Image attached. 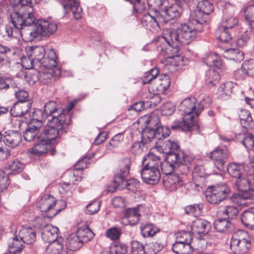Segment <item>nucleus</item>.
Segmentation results:
<instances>
[{
	"label": "nucleus",
	"mask_w": 254,
	"mask_h": 254,
	"mask_svg": "<svg viewBox=\"0 0 254 254\" xmlns=\"http://www.w3.org/2000/svg\"><path fill=\"white\" fill-rule=\"evenodd\" d=\"M13 12L10 15L13 26L20 29L22 36L29 41L37 38L49 36L57 30L56 23L44 20H37L34 15L27 12V8L31 4V0H10Z\"/></svg>",
	"instance_id": "1"
},
{
	"label": "nucleus",
	"mask_w": 254,
	"mask_h": 254,
	"mask_svg": "<svg viewBox=\"0 0 254 254\" xmlns=\"http://www.w3.org/2000/svg\"><path fill=\"white\" fill-rule=\"evenodd\" d=\"M33 114L34 117L35 114H40L43 119H48V126L45 127L55 129L61 132L67 131L71 120L70 114H65L64 110L59 109L57 103L54 101H50L45 104L43 112L41 110H38Z\"/></svg>",
	"instance_id": "2"
},
{
	"label": "nucleus",
	"mask_w": 254,
	"mask_h": 254,
	"mask_svg": "<svg viewBox=\"0 0 254 254\" xmlns=\"http://www.w3.org/2000/svg\"><path fill=\"white\" fill-rule=\"evenodd\" d=\"M178 112L182 116V121L176 120L171 126L173 130H182L184 131L196 130L201 133V127L195 120L197 107L196 99L190 97L185 99L178 106Z\"/></svg>",
	"instance_id": "3"
},
{
	"label": "nucleus",
	"mask_w": 254,
	"mask_h": 254,
	"mask_svg": "<svg viewBox=\"0 0 254 254\" xmlns=\"http://www.w3.org/2000/svg\"><path fill=\"white\" fill-rule=\"evenodd\" d=\"M61 132L55 129L44 127L38 136L37 142L29 149L31 154L40 156L46 153L54 156L56 153L55 145L59 142Z\"/></svg>",
	"instance_id": "4"
},
{
	"label": "nucleus",
	"mask_w": 254,
	"mask_h": 254,
	"mask_svg": "<svg viewBox=\"0 0 254 254\" xmlns=\"http://www.w3.org/2000/svg\"><path fill=\"white\" fill-rule=\"evenodd\" d=\"M194 156H187L183 153H169L164 161L161 162L160 167L163 174L169 175L175 170L183 175H187L191 167V162L194 160Z\"/></svg>",
	"instance_id": "5"
},
{
	"label": "nucleus",
	"mask_w": 254,
	"mask_h": 254,
	"mask_svg": "<svg viewBox=\"0 0 254 254\" xmlns=\"http://www.w3.org/2000/svg\"><path fill=\"white\" fill-rule=\"evenodd\" d=\"M30 49L28 60L31 65L26 68L39 69L42 67L52 68L57 67L58 58L53 49L49 50L47 53L43 46L31 47Z\"/></svg>",
	"instance_id": "6"
},
{
	"label": "nucleus",
	"mask_w": 254,
	"mask_h": 254,
	"mask_svg": "<svg viewBox=\"0 0 254 254\" xmlns=\"http://www.w3.org/2000/svg\"><path fill=\"white\" fill-rule=\"evenodd\" d=\"M131 162L129 158L125 157L119 161L118 172L115 174L113 183L115 188L125 187L129 190L134 191L139 186V183L134 179L127 180L129 174Z\"/></svg>",
	"instance_id": "7"
},
{
	"label": "nucleus",
	"mask_w": 254,
	"mask_h": 254,
	"mask_svg": "<svg viewBox=\"0 0 254 254\" xmlns=\"http://www.w3.org/2000/svg\"><path fill=\"white\" fill-rule=\"evenodd\" d=\"M168 34L163 36L159 40L157 50L160 55L165 56L168 53L176 54L180 51V46L183 42L179 35L178 30H170Z\"/></svg>",
	"instance_id": "8"
},
{
	"label": "nucleus",
	"mask_w": 254,
	"mask_h": 254,
	"mask_svg": "<svg viewBox=\"0 0 254 254\" xmlns=\"http://www.w3.org/2000/svg\"><path fill=\"white\" fill-rule=\"evenodd\" d=\"M234 187L241 193L233 194L232 198L239 197L244 199H251L254 195V178L251 173H247L234 183Z\"/></svg>",
	"instance_id": "9"
},
{
	"label": "nucleus",
	"mask_w": 254,
	"mask_h": 254,
	"mask_svg": "<svg viewBox=\"0 0 254 254\" xmlns=\"http://www.w3.org/2000/svg\"><path fill=\"white\" fill-rule=\"evenodd\" d=\"M251 247V237L245 231L233 234L230 243L231 250L235 254H245Z\"/></svg>",
	"instance_id": "10"
},
{
	"label": "nucleus",
	"mask_w": 254,
	"mask_h": 254,
	"mask_svg": "<svg viewBox=\"0 0 254 254\" xmlns=\"http://www.w3.org/2000/svg\"><path fill=\"white\" fill-rule=\"evenodd\" d=\"M38 206L41 211L48 212L51 211L56 207V211L52 214L47 215L49 218H52L57 214L61 212L66 207V203L64 200H60L57 202L56 199L50 194H46L43 196L38 201Z\"/></svg>",
	"instance_id": "11"
},
{
	"label": "nucleus",
	"mask_w": 254,
	"mask_h": 254,
	"mask_svg": "<svg viewBox=\"0 0 254 254\" xmlns=\"http://www.w3.org/2000/svg\"><path fill=\"white\" fill-rule=\"evenodd\" d=\"M206 194V200L210 203L217 204L227 199L230 194L231 190L225 183L219 184L210 187Z\"/></svg>",
	"instance_id": "12"
},
{
	"label": "nucleus",
	"mask_w": 254,
	"mask_h": 254,
	"mask_svg": "<svg viewBox=\"0 0 254 254\" xmlns=\"http://www.w3.org/2000/svg\"><path fill=\"white\" fill-rule=\"evenodd\" d=\"M170 133V129L167 127L154 128L145 127L142 131L141 143L145 144L153 140L164 139L168 137Z\"/></svg>",
	"instance_id": "13"
},
{
	"label": "nucleus",
	"mask_w": 254,
	"mask_h": 254,
	"mask_svg": "<svg viewBox=\"0 0 254 254\" xmlns=\"http://www.w3.org/2000/svg\"><path fill=\"white\" fill-rule=\"evenodd\" d=\"M141 23L143 27L150 31L164 26L159 15V10L154 7L150 8L149 11L143 15Z\"/></svg>",
	"instance_id": "14"
},
{
	"label": "nucleus",
	"mask_w": 254,
	"mask_h": 254,
	"mask_svg": "<svg viewBox=\"0 0 254 254\" xmlns=\"http://www.w3.org/2000/svg\"><path fill=\"white\" fill-rule=\"evenodd\" d=\"M24 167V165L17 159L7 162L3 169L0 170V180H5L6 186L9 184V176L15 175L21 173Z\"/></svg>",
	"instance_id": "15"
},
{
	"label": "nucleus",
	"mask_w": 254,
	"mask_h": 254,
	"mask_svg": "<svg viewBox=\"0 0 254 254\" xmlns=\"http://www.w3.org/2000/svg\"><path fill=\"white\" fill-rule=\"evenodd\" d=\"M179 35L184 44H189L194 40L198 29L188 23H181L177 27Z\"/></svg>",
	"instance_id": "16"
},
{
	"label": "nucleus",
	"mask_w": 254,
	"mask_h": 254,
	"mask_svg": "<svg viewBox=\"0 0 254 254\" xmlns=\"http://www.w3.org/2000/svg\"><path fill=\"white\" fill-rule=\"evenodd\" d=\"M43 125L41 120L33 118L28 125L27 127L23 133L24 139L28 142H31L37 139L41 133V127Z\"/></svg>",
	"instance_id": "17"
},
{
	"label": "nucleus",
	"mask_w": 254,
	"mask_h": 254,
	"mask_svg": "<svg viewBox=\"0 0 254 254\" xmlns=\"http://www.w3.org/2000/svg\"><path fill=\"white\" fill-rule=\"evenodd\" d=\"M229 155V152L226 148L217 147L210 152L209 157L214 161L216 168L219 171H222Z\"/></svg>",
	"instance_id": "18"
},
{
	"label": "nucleus",
	"mask_w": 254,
	"mask_h": 254,
	"mask_svg": "<svg viewBox=\"0 0 254 254\" xmlns=\"http://www.w3.org/2000/svg\"><path fill=\"white\" fill-rule=\"evenodd\" d=\"M182 13V7L178 4H173L169 6H165L161 11H159V15L164 26L169 21L180 17Z\"/></svg>",
	"instance_id": "19"
},
{
	"label": "nucleus",
	"mask_w": 254,
	"mask_h": 254,
	"mask_svg": "<svg viewBox=\"0 0 254 254\" xmlns=\"http://www.w3.org/2000/svg\"><path fill=\"white\" fill-rule=\"evenodd\" d=\"M254 75V59L244 61L241 67L234 72V76L237 80H244Z\"/></svg>",
	"instance_id": "20"
},
{
	"label": "nucleus",
	"mask_w": 254,
	"mask_h": 254,
	"mask_svg": "<svg viewBox=\"0 0 254 254\" xmlns=\"http://www.w3.org/2000/svg\"><path fill=\"white\" fill-rule=\"evenodd\" d=\"M140 174L143 181L150 185L158 183L161 177L159 169L142 167Z\"/></svg>",
	"instance_id": "21"
},
{
	"label": "nucleus",
	"mask_w": 254,
	"mask_h": 254,
	"mask_svg": "<svg viewBox=\"0 0 254 254\" xmlns=\"http://www.w3.org/2000/svg\"><path fill=\"white\" fill-rule=\"evenodd\" d=\"M207 16L197 9L190 12L188 22L198 29L199 32H201L203 30V25L207 20Z\"/></svg>",
	"instance_id": "22"
},
{
	"label": "nucleus",
	"mask_w": 254,
	"mask_h": 254,
	"mask_svg": "<svg viewBox=\"0 0 254 254\" xmlns=\"http://www.w3.org/2000/svg\"><path fill=\"white\" fill-rule=\"evenodd\" d=\"M61 3L64 9L65 14L71 11L76 19L81 17L82 8L79 3L76 0H61Z\"/></svg>",
	"instance_id": "23"
},
{
	"label": "nucleus",
	"mask_w": 254,
	"mask_h": 254,
	"mask_svg": "<svg viewBox=\"0 0 254 254\" xmlns=\"http://www.w3.org/2000/svg\"><path fill=\"white\" fill-rule=\"evenodd\" d=\"M140 216L138 207L128 208L124 211L122 222L125 225H135L138 223Z\"/></svg>",
	"instance_id": "24"
},
{
	"label": "nucleus",
	"mask_w": 254,
	"mask_h": 254,
	"mask_svg": "<svg viewBox=\"0 0 254 254\" xmlns=\"http://www.w3.org/2000/svg\"><path fill=\"white\" fill-rule=\"evenodd\" d=\"M2 140L5 145L14 148L19 144L22 137L19 131L9 130L5 131L2 134Z\"/></svg>",
	"instance_id": "25"
},
{
	"label": "nucleus",
	"mask_w": 254,
	"mask_h": 254,
	"mask_svg": "<svg viewBox=\"0 0 254 254\" xmlns=\"http://www.w3.org/2000/svg\"><path fill=\"white\" fill-rule=\"evenodd\" d=\"M211 227L210 223L202 219H196L191 224V228L192 233L205 235L207 234Z\"/></svg>",
	"instance_id": "26"
},
{
	"label": "nucleus",
	"mask_w": 254,
	"mask_h": 254,
	"mask_svg": "<svg viewBox=\"0 0 254 254\" xmlns=\"http://www.w3.org/2000/svg\"><path fill=\"white\" fill-rule=\"evenodd\" d=\"M59 229L57 227L52 225L47 226L41 232V237L43 240L46 243H52L60 242L57 240L58 238V232Z\"/></svg>",
	"instance_id": "27"
},
{
	"label": "nucleus",
	"mask_w": 254,
	"mask_h": 254,
	"mask_svg": "<svg viewBox=\"0 0 254 254\" xmlns=\"http://www.w3.org/2000/svg\"><path fill=\"white\" fill-rule=\"evenodd\" d=\"M236 33L223 27L219 26L215 32V37L222 44H230Z\"/></svg>",
	"instance_id": "28"
},
{
	"label": "nucleus",
	"mask_w": 254,
	"mask_h": 254,
	"mask_svg": "<svg viewBox=\"0 0 254 254\" xmlns=\"http://www.w3.org/2000/svg\"><path fill=\"white\" fill-rule=\"evenodd\" d=\"M141 165L143 168L159 169L161 165V161L159 156L153 153H149L143 158Z\"/></svg>",
	"instance_id": "29"
},
{
	"label": "nucleus",
	"mask_w": 254,
	"mask_h": 254,
	"mask_svg": "<svg viewBox=\"0 0 254 254\" xmlns=\"http://www.w3.org/2000/svg\"><path fill=\"white\" fill-rule=\"evenodd\" d=\"M18 233L19 238L25 244H32L36 241V233L32 227H23Z\"/></svg>",
	"instance_id": "30"
},
{
	"label": "nucleus",
	"mask_w": 254,
	"mask_h": 254,
	"mask_svg": "<svg viewBox=\"0 0 254 254\" xmlns=\"http://www.w3.org/2000/svg\"><path fill=\"white\" fill-rule=\"evenodd\" d=\"M31 105V102H17L11 107L10 110V113L13 117L23 116L28 112Z\"/></svg>",
	"instance_id": "31"
},
{
	"label": "nucleus",
	"mask_w": 254,
	"mask_h": 254,
	"mask_svg": "<svg viewBox=\"0 0 254 254\" xmlns=\"http://www.w3.org/2000/svg\"><path fill=\"white\" fill-rule=\"evenodd\" d=\"M241 220L247 228L254 229V207L249 208L241 214Z\"/></svg>",
	"instance_id": "32"
},
{
	"label": "nucleus",
	"mask_w": 254,
	"mask_h": 254,
	"mask_svg": "<svg viewBox=\"0 0 254 254\" xmlns=\"http://www.w3.org/2000/svg\"><path fill=\"white\" fill-rule=\"evenodd\" d=\"M227 172L229 175L232 178H235V181L240 179L244 173V166L240 163H231L228 165L227 168Z\"/></svg>",
	"instance_id": "33"
},
{
	"label": "nucleus",
	"mask_w": 254,
	"mask_h": 254,
	"mask_svg": "<svg viewBox=\"0 0 254 254\" xmlns=\"http://www.w3.org/2000/svg\"><path fill=\"white\" fill-rule=\"evenodd\" d=\"M162 147L165 152L166 155L169 153H183L187 156H194L192 154L185 153L183 151L180 150V145L179 144L171 140H167L164 141L162 144Z\"/></svg>",
	"instance_id": "34"
},
{
	"label": "nucleus",
	"mask_w": 254,
	"mask_h": 254,
	"mask_svg": "<svg viewBox=\"0 0 254 254\" xmlns=\"http://www.w3.org/2000/svg\"><path fill=\"white\" fill-rule=\"evenodd\" d=\"M172 250L176 254H192L193 248L188 242H176L172 247Z\"/></svg>",
	"instance_id": "35"
},
{
	"label": "nucleus",
	"mask_w": 254,
	"mask_h": 254,
	"mask_svg": "<svg viewBox=\"0 0 254 254\" xmlns=\"http://www.w3.org/2000/svg\"><path fill=\"white\" fill-rule=\"evenodd\" d=\"M83 244L76 233H72L67 238L65 245L67 249L75 251L80 249Z\"/></svg>",
	"instance_id": "36"
},
{
	"label": "nucleus",
	"mask_w": 254,
	"mask_h": 254,
	"mask_svg": "<svg viewBox=\"0 0 254 254\" xmlns=\"http://www.w3.org/2000/svg\"><path fill=\"white\" fill-rule=\"evenodd\" d=\"M75 233L83 243L91 241L94 236V233L87 225L79 227Z\"/></svg>",
	"instance_id": "37"
},
{
	"label": "nucleus",
	"mask_w": 254,
	"mask_h": 254,
	"mask_svg": "<svg viewBox=\"0 0 254 254\" xmlns=\"http://www.w3.org/2000/svg\"><path fill=\"white\" fill-rule=\"evenodd\" d=\"M223 56L226 59L234 61H240L244 58V53L238 49L226 48L224 49Z\"/></svg>",
	"instance_id": "38"
},
{
	"label": "nucleus",
	"mask_w": 254,
	"mask_h": 254,
	"mask_svg": "<svg viewBox=\"0 0 254 254\" xmlns=\"http://www.w3.org/2000/svg\"><path fill=\"white\" fill-rule=\"evenodd\" d=\"M197 9L206 16L212 12L214 5L211 0H193Z\"/></svg>",
	"instance_id": "39"
},
{
	"label": "nucleus",
	"mask_w": 254,
	"mask_h": 254,
	"mask_svg": "<svg viewBox=\"0 0 254 254\" xmlns=\"http://www.w3.org/2000/svg\"><path fill=\"white\" fill-rule=\"evenodd\" d=\"M47 69L49 70L45 71L40 75V79L45 84L51 83L56 76H59L61 74V70L56 67Z\"/></svg>",
	"instance_id": "40"
},
{
	"label": "nucleus",
	"mask_w": 254,
	"mask_h": 254,
	"mask_svg": "<svg viewBox=\"0 0 254 254\" xmlns=\"http://www.w3.org/2000/svg\"><path fill=\"white\" fill-rule=\"evenodd\" d=\"M142 120L145 125V127L153 128L166 127L161 126L159 117L154 114L144 116Z\"/></svg>",
	"instance_id": "41"
},
{
	"label": "nucleus",
	"mask_w": 254,
	"mask_h": 254,
	"mask_svg": "<svg viewBox=\"0 0 254 254\" xmlns=\"http://www.w3.org/2000/svg\"><path fill=\"white\" fill-rule=\"evenodd\" d=\"M239 117L241 124L245 128H249L253 127L254 123L250 113L247 110H241L239 113Z\"/></svg>",
	"instance_id": "42"
},
{
	"label": "nucleus",
	"mask_w": 254,
	"mask_h": 254,
	"mask_svg": "<svg viewBox=\"0 0 254 254\" xmlns=\"http://www.w3.org/2000/svg\"><path fill=\"white\" fill-rule=\"evenodd\" d=\"M214 228L219 233L226 232L232 227V224L229 220L225 218L218 219L213 223Z\"/></svg>",
	"instance_id": "43"
},
{
	"label": "nucleus",
	"mask_w": 254,
	"mask_h": 254,
	"mask_svg": "<svg viewBox=\"0 0 254 254\" xmlns=\"http://www.w3.org/2000/svg\"><path fill=\"white\" fill-rule=\"evenodd\" d=\"M140 230L144 238L152 237L160 232V229L152 223L141 224Z\"/></svg>",
	"instance_id": "44"
},
{
	"label": "nucleus",
	"mask_w": 254,
	"mask_h": 254,
	"mask_svg": "<svg viewBox=\"0 0 254 254\" xmlns=\"http://www.w3.org/2000/svg\"><path fill=\"white\" fill-rule=\"evenodd\" d=\"M164 181V185L167 187H170L172 190H175L183 185L182 178L178 175L173 173L168 175L166 181Z\"/></svg>",
	"instance_id": "45"
},
{
	"label": "nucleus",
	"mask_w": 254,
	"mask_h": 254,
	"mask_svg": "<svg viewBox=\"0 0 254 254\" xmlns=\"http://www.w3.org/2000/svg\"><path fill=\"white\" fill-rule=\"evenodd\" d=\"M220 79L219 71L213 68L210 69L206 74V84L209 86H214L219 82Z\"/></svg>",
	"instance_id": "46"
},
{
	"label": "nucleus",
	"mask_w": 254,
	"mask_h": 254,
	"mask_svg": "<svg viewBox=\"0 0 254 254\" xmlns=\"http://www.w3.org/2000/svg\"><path fill=\"white\" fill-rule=\"evenodd\" d=\"M203 207V204L199 203L186 206L184 210L187 214L196 217L201 214Z\"/></svg>",
	"instance_id": "47"
},
{
	"label": "nucleus",
	"mask_w": 254,
	"mask_h": 254,
	"mask_svg": "<svg viewBox=\"0 0 254 254\" xmlns=\"http://www.w3.org/2000/svg\"><path fill=\"white\" fill-rule=\"evenodd\" d=\"M179 52L176 54L172 53L166 54L167 64H170L174 66H182L185 64L184 63V58L179 54Z\"/></svg>",
	"instance_id": "48"
},
{
	"label": "nucleus",
	"mask_w": 254,
	"mask_h": 254,
	"mask_svg": "<svg viewBox=\"0 0 254 254\" xmlns=\"http://www.w3.org/2000/svg\"><path fill=\"white\" fill-rule=\"evenodd\" d=\"M221 26L236 33L239 29V20L236 17H229L223 21Z\"/></svg>",
	"instance_id": "49"
},
{
	"label": "nucleus",
	"mask_w": 254,
	"mask_h": 254,
	"mask_svg": "<svg viewBox=\"0 0 254 254\" xmlns=\"http://www.w3.org/2000/svg\"><path fill=\"white\" fill-rule=\"evenodd\" d=\"M155 83L156 84V90L160 93H164L170 85V80L168 75H165L163 78H158Z\"/></svg>",
	"instance_id": "50"
},
{
	"label": "nucleus",
	"mask_w": 254,
	"mask_h": 254,
	"mask_svg": "<svg viewBox=\"0 0 254 254\" xmlns=\"http://www.w3.org/2000/svg\"><path fill=\"white\" fill-rule=\"evenodd\" d=\"M165 238V236H163L157 241L151 244L148 249V254H156L162 250L164 248L165 241L166 240Z\"/></svg>",
	"instance_id": "51"
},
{
	"label": "nucleus",
	"mask_w": 254,
	"mask_h": 254,
	"mask_svg": "<svg viewBox=\"0 0 254 254\" xmlns=\"http://www.w3.org/2000/svg\"><path fill=\"white\" fill-rule=\"evenodd\" d=\"M244 13L251 30L254 32V5L247 6L244 10Z\"/></svg>",
	"instance_id": "52"
},
{
	"label": "nucleus",
	"mask_w": 254,
	"mask_h": 254,
	"mask_svg": "<svg viewBox=\"0 0 254 254\" xmlns=\"http://www.w3.org/2000/svg\"><path fill=\"white\" fill-rule=\"evenodd\" d=\"M238 139H242L240 141L248 149H251L254 146V135L252 133L239 134Z\"/></svg>",
	"instance_id": "53"
},
{
	"label": "nucleus",
	"mask_w": 254,
	"mask_h": 254,
	"mask_svg": "<svg viewBox=\"0 0 254 254\" xmlns=\"http://www.w3.org/2000/svg\"><path fill=\"white\" fill-rule=\"evenodd\" d=\"M238 207L232 205L225 206L221 211L222 216L229 220L234 219L238 215Z\"/></svg>",
	"instance_id": "54"
},
{
	"label": "nucleus",
	"mask_w": 254,
	"mask_h": 254,
	"mask_svg": "<svg viewBox=\"0 0 254 254\" xmlns=\"http://www.w3.org/2000/svg\"><path fill=\"white\" fill-rule=\"evenodd\" d=\"M23 243L22 240L19 238V235L18 236L15 235L12 238V242L9 245L10 248L12 252L16 254V253H19L23 249Z\"/></svg>",
	"instance_id": "55"
},
{
	"label": "nucleus",
	"mask_w": 254,
	"mask_h": 254,
	"mask_svg": "<svg viewBox=\"0 0 254 254\" xmlns=\"http://www.w3.org/2000/svg\"><path fill=\"white\" fill-rule=\"evenodd\" d=\"M113 254H129L128 247L122 243H115L111 248Z\"/></svg>",
	"instance_id": "56"
},
{
	"label": "nucleus",
	"mask_w": 254,
	"mask_h": 254,
	"mask_svg": "<svg viewBox=\"0 0 254 254\" xmlns=\"http://www.w3.org/2000/svg\"><path fill=\"white\" fill-rule=\"evenodd\" d=\"M159 70L157 67L153 68L150 69L148 73L144 76L143 79V84L151 83L153 81H155L158 78L157 75L159 74Z\"/></svg>",
	"instance_id": "57"
},
{
	"label": "nucleus",
	"mask_w": 254,
	"mask_h": 254,
	"mask_svg": "<svg viewBox=\"0 0 254 254\" xmlns=\"http://www.w3.org/2000/svg\"><path fill=\"white\" fill-rule=\"evenodd\" d=\"M212 103V99L209 96L205 95H203L199 102L197 106V112H196V116H198L201 111H202L204 108L208 107Z\"/></svg>",
	"instance_id": "58"
},
{
	"label": "nucleus",
	"mask_w": 254,
	"mask_h": 254,
	"mask_svg": "<svg viewBox=\"0 0 254 254\" xmlns=\"http://www.w3.org/2000/svg\"><path fill=\"white\" fill-rule=\"evenodd\" d=\"M63 249V245L60 242L51 244L46 249L45 254H60Z\"/></svg>",
	"instance_id": "59"
},
{
	"label": "nucleus",
	"mask_w": 254,
	"mask_h": 254,
	"mask_svg": "<svg viewBox=\"0 0 254 254\" xmlns=\"http://www.w3.org/2000/svg\"><path fill=\"white\" fill-rule=\"evenodd\" d=\"M122 234V229L118 227H112L108 229L105 233L106 237L112 240H118Z\"/></svg>",
	"instance_id": "60"
},
{
	"label": "nucleus",
	"mask_w": 254,
	"mask_h": 254,
	"mask_svg": "<svg viewBox=\"0 0 254 254\" xmlns=\"http://www.w3.org/2000/svg\"><path fill=\"white\" fill-rule=\"evenodd\" d=\"M131 251L132 254H146L144 246L137 241H133L131 243Z\"/></svg>",
	"instance_id": "61"
},
{
	"label": "nucleus",
	"mask_w": 254,
	"mask_h": 254,
	"mask_svg": "<svg viewBox=\"0 0 254 254\" xmlns=\"http://www.w3.org/2000/svg\"><path fill=\"white\" fill-rule=\"evenodd\" d=\"M124 139V134L122 133H118L114 135L110 140L109 142L106 144L108 149L112 150L113 147L118 146L120 142Z\"/></svg>",
	"instance_id": "62"
},
{
	"label": "nucleus",
	"mask_w": 254,
	"mask_h": 254,
	"mask_svg": "<svg viewBox=\"0 0 254 254\" xmlns=\"http://www.w3.org/2000/svg\"><path fill=\"white\" fill-rule=\"evenodd\" d=\"M195 159V158L194 159ZM194 160H193L191 162V167L190 169L193 170V175L195 176H197L200 177H204L206 175V173L205 172V170L204 169V166L202 165H196L195 166L193 163Z\"/></svg>",
	"instance_id": "63"
},
{
	"label": "nucleus",
	"mask_w": 254,
	"mask_h": 254,
	"mask_svg": "<svg viewBox=\"0 0 254 254\" xmlns=\"http://www.w3.org/2000/svg\"><path fill=\"white\" fill-rule=\"evenodd\" d=\"M233 87V83L230 81L226 82L221 84L219 90L220 92H222L221 95L222 97L224 95L225 96H230L232 92Z\"/></svg>",
	"instance_id": "64"
}]
</instances>
